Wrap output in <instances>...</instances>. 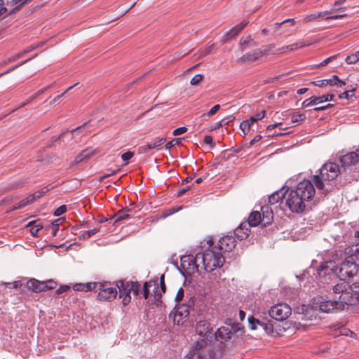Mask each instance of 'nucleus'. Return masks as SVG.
Returning <instances> with one entry per match:
<instances>
[{
    "mask_svg": "<svg viewBox=\"0 0 359 359\" xmlns=\"http://www.w3.org/2000/svg\"><path fill=\"white\" fill-rule=\"evenodd\" d=\"M334 297L332 300H324L322 297H314L311 308L302 305L298 308V313L303 315L302 319H309L312 315L311 312L314 310L324 313H330L333 311H341L345 305H353V297L348 292V283L340 282L336 284L333 288Z\"/></svg>",
    "mask_w": 359,
    "mask_h": 359,
    "instance_id": "1",
    "label": "nucleus"
},
{
    "mask_svg": "<svg viewBox=\"0 0 359 359\" xmlns=\"http://www.w3.org/2000/svg\"><path fill=\"white\" fill-rule=\"evenodd\" d=\"M338 257V252L333 256L332 259L325 260L318 269V275L320 278L332 280V278L338 277L341 282L342 280L353 277L357 274L358 265L356 263L358 257L351 255L340 262ZM343 282H344L343 280Z\"/></svg>",
    "mask_w": 359,
    "mask_h": 359,
    "instance_id": "2",
    "label": "nucleus"
},
{
    "mask_svg": "<svg viewBox=\"0 0 359 359\" xmlns=\"http://www.w3.org/2000/svg\"><path fill=\"white\" fill-rule=\"evenodd\" d=\"M224 351V348L219 344L203 337L194 342L184 359H221Z\"/></svg>",
    "mask_w": 359,
    "mask_h": 359,
    "instance_id": "3",
    "label": "nucleus"
},
{
    "mask_svg": "<svg viewBox=\"0 0 359 359\" xmlns=\"http://www.w3.org/2000/svg\"><path fill=\"white\" fill-rule=\"evenodd\" d=\"M221 326L215 332V338L220 344L232 343L242 337L244 333L243 326L238 323H227Z\"/></svg>",
    "mask_w": 359,
    "mask_h": 359,
    "instance_id": "4",
    "label": "nucleus"
},
{
    "mask_svg": "<svg viewBox=\"0 0 359 359\" xmlns=\"http://www.w3.org/2000/svg\"><path fill=\"white\" fill-rule=\"evenodd\" d=\"M198 260L201 264V269L207 272H211L216 268L222 266L224 263L223 255L218 250L210 248L198 252Z\"/></svg>",
    "mask_w": 359,
    "mask_h": 359,
    "instance_id": "5",
    "label": "nucleus"
},
{
    "mask_svg": "<svg viewBox=\"0 0 359 359\" xmlns=\"http://www.w3.org/2000/svg\"><path fill=\"white\" fill-rule=\"evenodd\" d=\"M341 172L338 164L329 161L318 170V174L313 175V181L317 189L322 190L325 187L324 182L334 180Z\"/></svg>",
    "mask_w": 359,
    "mask_h": 359,
    "instance_id": "6",
    "label": "nucleus"
},
{
    "mask_svg": "<svg viewBox=\"0 0 359 359\" xmlns=\"http://www.w3.org/2000/svg\"><path fill=\"white\" fill-rule=\"evenodd\" d=\"M195 301V297H190L186 303L176 304L169 318L172 319L175 324L183 325L187 320L191 311L194 310Z\"/></svg>",
    "mask_w": 359,
    "mask_h": 359,
    "instance_id": "7",
    "label": "nucleus"
},
{
    "mask_svg": "<svg viewBox=\"0 0 359 359\" xmlns=\"http://www.w3.org/2000/svg\"><path fill=\"white\" fill-rule=\"evenodd\" d=\"M262 216L259 211H252L246 223L248 227H255L259 224L266 226L271 224L273 219V214L270 207L266 205L262 207Z\"/></svg>",
    "mask_w": 359,
    "mask_h": 359,
    "instance_id": "8",
    "label": "nucleus"
},
{
    "mask_svg": "<svg viewBox=\"0 0 359 359\" xmlns=\"http://www.w3.org/2000/svg\"><path fill=\"white\" fill-rule=\"evenodd\" d=\"M140 285L138 282L119 280L116 283V290H118L119 297L122 298L124 306L129 304L131 301L130 293L137 297L140 292Z\"/></svg>",
    "mask_w": 359,
    "mask_h": 359,
    "instance_id": "9",
    "label": "nucleus"
},
{
    "mask_svg": "<svg viewBox=\"0 0 359 359\" xmlns=\"http://www.w3.org/2000/svg\"><path fill=\"white\" fill-rule=\"evenodd\" d=\"M308 202L304 198H302L297 191L292 189L288 194L285 204L291 212L295 213H302L306 209Z\"/></svg>",
    "mask_w": 359,
    "mask_h": 359,
    "instance_id": "10",
    "label": "nucleus"
},
{
    "mask_svg": "<svg viewBox=\"0 0 359 359\" xmlns=\"http://www.w3.org/2000/svg\"><path fill=\"white\" fill-rule=\"evenodd\" d=\"M94 291L97 292V297L100 301H111L118 294L116 285L112 286L110 283L95 282Z\"/></svg>",
    "mask_w": 359,
    "mask_h": 359,
    "instance_id": "11",
    "label": "nucleus"
},
{
    "mask_svg": "<svg viewBox=\"0 0 359 359\" xmlns=\"http://www.w3.org/2000/svg\"><path fill=\"white\" fill-rule=\"evenodd\" d=\"M181 267L184 271V276H191L195 272L202 271L201 264L198 260V253L194 256L193 255H183L181 259Z\"/></svg>",
    "mask_w": 359,
    "mask_h": 359,
    "instance_id": "12",
    "label": "nucleus"
},
{
    "mask_svg": "<svg viewBox=\"0 0 359 359\" xmlns=\"http://www.w3.org/2000/svg\"><path fill=\"white\" fill-rule=\"evenodd\" d=\"M307 202L311 201L316 194V189L313 183L308 180H304L299 182L294 189Z\"/></svg>",
    "mask_w": 359,
    "mask_h": 359,
    "instance_id": "13",
    "label": "nucleus"
},
{
    "mask_svg": "<svg viewBox=\"0 0 359 359\" xmlns=\"http://www.w3.org/2000/svg\"><path fill=\"white\" fill-rule=\"evenodd\" d=\"M292 312L290 306L287 304L279 303L273 306L269 311V314L272 318L282 321L286 319Z\"/></svg>",
    "mask_w": 359,
    "mask_h": 359,
    "instance_id": "14",
    "label": "nucleus"
},
{
    "mask_svg": "<svg viewBox=\"0 0 359 359\" xmlns=\"http://www.w3.org/2000/svg\"><path fill=\"white\" fill-rule=\"evenodd\" d=\"M337 156L341 164V168L345 170L359 162V147L355 151H351L344 155L338 154Z\"/></svg>",
    "mask_w": 359,
    "mask_h": 359,
    "instance_id": "15",
    "label": "nucleus"
},
{
    "mask_svg": "<svg viewBox=\"0 0 359 359\" xmlns=\"http://www.w3.org/2000/svg\"><path fill=\"white\" fill-rule=\"evenodd\" d=\"M236 240L232 236H225L218 242L217 250L222 253L231 252L236 247Z\"/></svg>",
    "mask_w": 359,
    "mask_h": 359,
    "instance_id": "16",
    "label": "nucleus"
},
{
    "mask_svg": "<svg viewBox=\"0 0 359 359\" xmlns=\"http://www.w3.org/2000/svg\"><path fill=\"white\" fill-rule=\"evenodd\" d=\"M311 83L318 87H324L327 86H337L338 87H342L346 84L345 81L341 80L337 75H333L332 78L328 79H322L312 81Z\"/></svg>",
    "mask_w": 359,
    "mask_h": 359,
    "instance_id": "17",
    "label": "nucleus"
},
{
    "mask_svg": "<svg viewBox=\"0 0 359 359\" xmlns=\"http://www.w3.org/2000/svg\"><path fill=\"white\" fill-rule=\"evenodd\" d=\"M165 141L166 140L163 137H155L153 140H151L149 142H147V144L140 146L138 148V153L140 154H145L150 149L158 148L160 146L163 144L165 142Z\"/></svg>",
    "mask_w": 359,
    "mask_h": 359,
    "instance_id": "18",
    "label": "nucleus"
},
{
    "mask_svg": "<svg viewBox=\"0 0 359 359\" xmlns=\"http://www.w3.org/2000/svg\"><path fill=\"white\" fill-rule=\"evenodd\" d=\"M334 98L333 94H327L322 96H311L302 102L303 107H308L311 105H316L324 102L332 101Z\"/></svg>",
    "mask_w": 359,
    "mask_h": 359,
    "instance_id": "19",
    "label": "nucleus"
},
{
    "mask_svg": "<svg viewBox=\"0 0 359 359\" xmlns=\"http://www.w3.org/2000/svg\"><path fill=\"white\" fill-rule=\"evenodd\" d=\"M250 229L248 226L246 222H243L240 225L234 230V235L237 239L243 241L247 238L250 233Z\"/></svg>",
    "mask_w": 359,
    "mask_h": 359,
    "instance_id": "20",
    "label": "nucleus"
},
{
    "mask_svg": "<svg viewBox=\"0 0 359 359\" xmlns=\"http://www.w3.org/2000/svg\"><path fill=\"white\" fill-rule=\"evenodd\" d=\"M263 55V52L261 49H255L251 52H249L242 57H241L238 60V62H254L261 57Z\"/></svg>",
    "mask_w": 359,
    "mask_h": 359,
    "instance_id": "21",
    "label": "nucleus"
},
{
    "mask_svg": "<svg viewBox=\"0 0 359 359\" xmlns=\"http://www.w3.org/2000/svg\"><path fill=\"white\" fill-rule=\"evenodd\" d=\"M248 24V21L243 20L240 24L236 25L232 27L225 34L226 40H229L235 38Z\"/></svg>",
    "mask_w": 359,
    "mask_h": 359,
    "instance_id": "22",
    "label": "nucleus"
},
{
    "mask_svg": "<svg viewBox=\"0 0 359 359\" xmlns=\"http://www.w3.org/2000/svg\"><path fill=\"white\" fill-rule=\"evenodd\" d=\"M210 330V324L207 320H200L196 325V332L201 337L206 336Z\"/></svg>",
    "mask_w": 359,
    "mask_h": 359,
    "instance_id": "23",
    "label": "nucleus"
},
{
    "mask_svg": "<svg viewBox=\"0 0 359 359\" xmlns=\"http://www.w3.org/2000/svg\"><path fill=\"white\" fill-rule=\"evenodd\" d=\"M27 286L28 289L32 290L36 293L44 292V281H39L32 278L27 281Z\"/></svg>",
    "mask_w": 359,
    "mask_h": 359,
    "instance_id": "24",
    "label": "nucleus"
},
{
    "mask_svg": "<svg viewBox=\"0 0 359 359\" xmlns=\"http://www.w3.org/2000/svg\"><path fill=\"white\" fill-rule=\"evenodd\" d=\"M95 150L88 148L83 150L74 159V163H79L86 161L95 154Z\"/></svg>",
    "mask_w": 359,
    "mask_h": 359,
    "instance_id": "25",
    "label": "nucleus"
},
{
    "mask_svg": "<svg viewBox=\"0 0 359 359\" xmlns=\"http://www.w3.org/2000/svg\"><path fill=\"white\" fill-rule=\"evenodd\" d=\"M348 292L353 297V305L359 304V282L348 284Z\"/></svg>",
    "mask_w": 359,
    "mask_h": 359,
    "instance_id": "26",
    "label": "nucleus"
},
{
    "mask_svg": "<svg viewBox=\"0 0 359 359\" xmlns=\"http://www.w3.org/2000/svg\"><path fill=\"white\" fill-rule=\"evenodd\" d=\"M95 282H90L87 283H76L73 285L75 291L88 292L94 290Z\"/></svg>",
    "mask_w": 359,
    "mask_h": 359,
    "instance_id": "27",
    "label": "nucleus"
},
{
    "mask_svg": "<svg viewBox=\"0 0 359 359\" xmlns=\"http://www.w3.org/2000/svg\"><path fill=\"white\" fill-rule=\"evenodd\" d=\"M132 211V209L129 208H124L118 210L113 217L114 218V222H118L121 220L130 218L129 212Z\"/></svg>",
    "mask_w": 359,
    "mask_h": 359,
    "instance_id": "28",
    "label": "nucleus"
},
{
    "mask_svg": "<svg viewBox=\"0 0 359 359\" xmlns=\"http://www.w3.org/2000/svg\"><path fill=\"white\" fill-rule=\"evenodd\" d=\"M311 44V42L299 41L291 45H288L282 48V50L285 52L287 50H295L298 48H304Z\"/></svg>",
    "mask_w": 359,
    "mask_h": 359,
    "instance_id": "29",
    "label": "nucleus"
},
{
    "mask_svg": "<svg viewBox=\"0 0 359 359\" xmlns=\"http://www.w3.org/2000/svg\"><path fill=\"white\" fill-rule=\"evenodd\" d=\"M52 87V85H48L41 90H38L36 93H34L33 95L29 97L25 102H22L18 108H21L27 105V104L32 102L34 99H36L38 96L43 94L44 92H46L48 89Z\"/></svg>",
    "mask_w": 359,
    "mask_h": 359,
    "instance_id": "30",
    "label": "nucleus"
},
{
    "mask_svg": "<svg viewBox=\"0 0 359 359\" xmlns=\"http://www.w3.org/2000/svg\"><path fill=\"white\" fill-rule=\"evenodd\" d=\"M33 198L34 197H29V196H28L26 198L13 205L11 208V210H18L28 205L29 204L33 203Z\"/></svg>",
    "mask_w": 359,
    "mask_h": 359,
    "instance_id": "31",
    "label": "nucleus"
},
{
    "mask_svg": "<svg viewBox=\"0 0 359 359\" xmlns=\"http://www.w3.org/2000/svg\"><path fill=\"white\" fill-rule=\"evenodd\" d=\"M149 285L155 286V281L150 280L149 282H145L143 285L141 293L144 299H148L150 294V287Z\"/></svg>",
    "mask_w": 359,
    "mask_h": 359,
    "instance_id": "32",
    "label": "nucleus"
},
{
    "mask_svg": "<svg viewBox=\"0 0 359 359\" xmlns=\"http://www.w3.org/2000/svg\"><path fill=\"white\" fill-rule=\"evenodd\" d=\"M283 197V194L281 191H275L269 197V202L270 204L273 205L278 203L282 200Z\"/></svg>",
    "mask_w": 359,
    "mask_h": 359,
    "instance_id": "33",
    "label": "nucleus"
},
{
    "mask_svg": "<svg viewBox=\"0 0 359 359\" xmlns=\"http://www.w3.org/2000/svg\"><path fill=\"white\" fill-rule=\"evenodd\" d=\"M359 60V51H356L355 53L348 55L345 61L348 65L355 64Z\"/></svg>",
    "mask_w": 359,
    "mask_h": 359,
    "instance_id": "34",
    "label": "nucleus"
},
{
    "mask_svg": "<svg viewBox=\"0 0 359 359\" xmlns=\"http://www.w3.org/2000/svg\"><path fill=\"white\" fill-rule=\"evenodd\" d=\"M306 114L304 113H295L291 117L292 123H302L306 119Z\"/></svg>",
    "mask_w": 359,
    "mask_h": 359,
    "instance_id": "35",
    "label": "nucleus"
},
{
    "mask_svg": "<svg viewBox=\"0 0 359 359\" xmlns=\"http://www.w3.org/2000/svg\"><path fill=\"white\" fill-rule=\"evenodd\" d=\"M265 114H266V111L264 110L256 114L255 115L252 116L249 119H248V121H250V123H251V125H252L255 122L264 118L265 116Z\"/></svg>",
    "mask_w": 359,
    "mask_h": 359,
    "instance_id": "36",
    "label": "nucleus"
},
{
    "mask_svg": "<svg viewBox=\"0 0 359 359\" xmlns=\"http://www.w3.org/2000/svg\"><path fill=\"white\" fill-rule=\"evenodd\" d=\"M220 108H221V107L219 104H216L214 107H212L208 112L203 114L202 115V117L210 118V117L213 116L220 109Z\"/></svg>",
    "mask_w": 359,
    "mask_h": 359,
    "instance_id": "37",
    "label": "nucleus"
},
{
    "mask_svg": "<svg viewBox=\"0 0 359 359\" xmlns=\"http://www.w3.org/2000/svg\"><path fill=\"white\" fill-rule=\"evenodd\" d=\"M251 126V123L250 121L245 120L243 121L240 125V128L243 131V133L246 135L250 131V128Z\"/></svg>",
    "mask_w": 359,
    "mask_h": 359,
    "instance_id": "38",
    "label": "nucleus"
},
{
    "mask_svg": "<svg viewBox=\"0 0 359 359\" xmlns=\"http://www.w3.org/2000/svg\"><path fill=\"white\" fill-rule=\"evenodd\" d=\"M155 281L154 285H149L150 287V294H154L156 297L159 294V297H161V293L158 291V285L157 280Z\"/></svg>",
    "mask_w": 359,
    "mask_h": 359,
    "instance_id": "39",
    "label": "nucleus"
},
{
    "mask_svg": "<svg viewBox=\"0 0 359 359\" xmlns=\"http://www.w3.org/2000/svg\"><path fill=\"white\" fill-rule=\"evenodd\" d=\"M248 322L250 326L251 330H255L257 328V325L261 324V321L255 318L253 316L248 317Z\"/></svg>",
    "mask_w": 359,
    "mask_h": 359,
    "instance_id": "40",
    "label": "nucleus"
},
{
    "mask_svg": "<svg viewBox=\"0 0 359 359\" xmlns=\"http://www.w3.org/2000/svg\"><path fill=\"white\" fill-rule=\"evenodd\" d=\"M355 89L345 90L344 93L339 95V98L341 100H342V99L348 100L350 97L353 96V93L355 92Z\"/></svg>",
    "mask_w": 359,
    "mask_h": 359,
    "instance_id": "41",
    "label": "nucleus"
},
{
    "mask_svg": "<svg viewBox=\"0 0 359 359\" xmlns=\"http://www.w3.org/2000/svg\"><path fill=\"white\" fill-rule=\"evenodd\" d=\"M99 231V229H97V228H95L93 229H90V230H88V231H86L83 232V233L80 236V238H90L92 236L95 235V233H97V232Z\"/></svg>",
    "mask_w": 359,
    "mask_h": 359,
    "instance_id": "42",
    "label": "nucleus"
},
{
    "mask_svg": "<svg viewBox=\"0 0 359 359\" xmlns=\"http://www.w3.org/2000/svg\"><path fill=\"white\" fill-rule=\"evenodd\" d=\"M250 38H251L250 36H245V37L243 36L240 39V41H239L240 45L241 46L248 45V44H250V46L255 45V42L253 41H251Z\"/></svg>",
    "mask_w": 359,
    "mask_h": 359,
    "instance_id": "43",
    "label": "nucleus"
},
{
    "mask_svg": "<svg viewBox=\"0 0 359 359\" xmlns=\"http://www.w3.org/2000/svg\"><path fill=\"white\" fill-rule=\"evenodd\" d=\"M344 8H345V7H337V8L331 9L330 11H323V12H318V13H316L317 18H318L320 17H324L327 14H331V13H333L334 12H335L337 11H339V10H341V9H344Z\"/></svg>",
    "mask_w": 359,
    "mask_h": 359,
    "instance_id": "44",
    "label": "nucleus"
},
{
    "mask_svg": "<svg viewBox=\"0 0 359 359\" xmlns=\"http://www.w3.org/2000/svg\"><path fill=\"white\" fill-rule=\"evenodd\" d=\"M57 283L53 280H49L48 281L44 282V291H47L49 290L54 289L56 287Z\"/></svg>",
    "mask_w": 359,
    "mask_h": 359,
    "instance_id": "45",
    "label": "nucleus"
},
{
    "mask_svg": "<svg viewBox=\"0 0 359 359\" xmlns=\"http://www.w3.org/2000/svg\"><path fill=\"white\" fill-rule=\"evenodd\" d=\"M31 60H32V57L28 58L27 60H25L24 61H22L21 62L18 63V65H16L11 67L10 69H8L6 72H4L1 73L0 74V76H2V75H5V74H8V72H10L11 71H13L16 68L23 65L24 64L27 63L28 61H30Z\"/></svg>",
    "mask_w": 359,
    "mask_h": 359,
    "instance_id": "46",
    "label": "nucleus"
},
{
    "mask_svg": "<svg viewBox=\"0 0 359 359\" xmlns=\"http://www.w3.org/2000/svg\"><path fill=\"white\" fill-rule=\"evenodd\" d=\"M43 228V225L41 224H36L32 226L30 229L31 233L33 236H37L38 232Z\"/></svg>",
    "mask_w": 359,
    "mask_h": 359,
    "instance_id": "47",
    "label": "nucleus"
},
{
    "mask_svg": "<svg viewBox=\"0 0 359 359\" xmlns=\"http://www.w3.org/2000/svg\"><path fill=\"white\" fill-rule=\"evenodd\" d=\"M75 85L69 87L66 90H65L61 95L56 96L50 102V104H54L56 102H58L62 97H63L68 91L72 89Z\"/></svg>",
    "mask_w": 359,
    "mask_h": 359,
    "instance_id": "48",
    "label": "nucleus"
},
{
    "mask_svg": "<svg viewBox=\"0 0 359 359\" xmlns=\"http://www.w3.org/2000/svg\"><path fill=\"white\" fill-rule=\"evenodd\" d=\"M46 191H47V189H46L44 188V189H42L41 190L37 191L34 194H30L29 197H34V198H33V202H34L37 198H41L43 195V194H45Z\"/></svg>",
    "mask_w": 359,
    "mask_h": 359,
    "instance_id": "49",
    "label": "nucleus"
},
{
    "mask_svg": "<svg viewBox=\"0 0 359 359\" xmlns=\"http://www.w3.org/2000/svg\"><path fill=\"white\" fill-rule=\"evenodd\" d=\"M67 211V206L65 205H60L59 208L55 209L53 215L56 217L60 216Z\"/></svg>",
    "mask_w": 359,
    "mask_h": 359,
    "instance_id": "50",
    "label": "nucleus"
},
{
    "mask_svg": "<svg viewBox=\"0 0 359 359\" xmlns=\"http://www.w3.org/2000/svg\"><path fill=\"white\" fill-rule=\"evenodd\" d=\"M181 142V139H173L166 143L165 147L166 149H170L175 145L178 144Z\"/></svg>",
    "mask_w": 359,
    "mask_h": 359,
    "instance_id": "51",
    "label": "nucleus"
},
{
    "mask_svg": "<svg viewBox=\"0 0 359 359\" xmlns=\"http://www.w3.org/2000/svg\"><path fill=\"white\" fill-rule=\"evenodd\" d=\"M187 131V128L185 126H182L174 130L172 134L174 136H178L185 133Z\"/></svg>",
    "mask_w": 359,
    "mask_h": 359,
    "instance_id": "52",
    "label": "nucleus"
},
{
    "mask_svg": "<svg viewBox=\"0 0 359 359\" xmlns=\"http://www.w3.org/2000/svg\"><path fill=\"white\" fill-rule=\"evenodd\" d=\"M134 156V153L132 152V151H128V152H126V153H123L122 155H121V158L123 161H126V163H125L126 165L128 164V160H130L133 156Z\"/></svg>",
    "mask_w": 359,
    "mask_h": 359,
    "instance_id": "53",
    "label": "nucleus"
},
{
    "mask_svg": "<svg viewBox=\"0 0 359 359\" xmlns=\"http://www.w3.org/2000/svg\"><path fill=\"white\" fill-rule=\"evenodd\" d=\"M260 326H262L267 333H271L273 331V327L271 323L267 324L264 322H261Z\"/></svg>",
    "mask_w": 359,
    "mask_h": 359,
    "instance_id": "54",
    "label": "nucleus"
},
{
    "mask_svg": "<svg viewBox=\"0 0 359 359\" xmlns=\"http://www.w3.org/2000/svg\"><path fill=\"white\" fill-rule=\"evenodd\" d=\"M202 79H203V75L196 74L191 79V85H197L202 81Z\"/></svg>",
    "mask_w": 359,
    "mask_h": 359,
    "instance_id": "55",
    "label": "nucleus"
},
{
    "mask_svg": "<svg viewBox=\"0 0 359 359\" xmlns=\"http://www.w3.org/2000/svg\"><path fill=\"white\" fill-rule=\"evenodd\" d=\"M184 289L182 287H180L178 290V292L175 296V301L178 302L182 301L183 299V297H184Z\"/></svg>",
    "mask_w": 359,
    "mask_h": 359,
    "instance_id": "56",
    "label": "nucleus"
},
{
    "mask_svg": "<svg viewBox=\"0 0 359 359\" xmlns=\"http://www.w3.org/2000/svg\"><path fill=\"white\" fill-rule=\"evenodd\" d=\"M339 55H334L332 56H330L327 58H326L325 60H324L320 65L319 66L320 67H323V66H325L327 65L329 62H330L331 61H332L333 60L336 59L337 57Z\"/></svg>",
    "mask_w": 359,
    "mask_h": 359,
    "instance_id": "57",
    "label": "nucleus"
},
{
    "mask_svg": "<svg viewBox=\"0 0 359 359\" xmlns=\"http://www.w3.org/2000/svg\"><path fill=\"white\" fill-rule=\"evenodd\" d=\"M317 14L316 13H312V14H310V15H307L304 18V21L305 22H311L316 19H317Z\"/></svg>",
    "mask_w": 359,
    "mask_h": 359,
    "instance_id": "58",
    "label": "nucleus"
},
{
    "mask_svg": "<svg viewBox=\"0 0 359 359\" xmlns=\"http://www.w3.org/2000/svg\"><path fill=\"white\" fill-rule=\"evenodd\" d=\"M204 142L207 144L210 145L211 147H215V143L213 142V139L210 135H205L204 137Z\"/></svg>",
    "mask_w": 359,
    "mask_h": 359,
    "instance_id": "59",
    "label": "nucleus"
},
{
    "mask_svg": "<svg viewBox=\"0 0 359 359\" xmlns=\"http://www.w3.org/2000/svg\"><path fill=\"white\" fill-rule=\"evenodd\" d=\"M69 290V286L67 285H62L60 286L58 289H57L56 290V293L57 294H62L64 292H66L67 291H68Z\"/></svg>",
    "mask_w": 359,
    "mask_h": 359,
    "instance_id": "60",
    "label": "nucleus"
},
{
    "mask_svg": "<svg viewBox=\"0 0 359 359\" xmlns=\"http://www.w3.org/2000/svg\"><path fill=\"white\" fill-rule=\"evenodd\" d=\"M22 186H23V182H22L20 181L15 182L13 183H11V184H9V189H18V188L22 187Z\"/></svg>",
    "mask_w": 359,
    "mask_h": 359,
    "instance_id": "61",
    "label": "nucleus"
},
{
    "mask_svg": "<svg viewBox=\"0 0 359 359\" xmlns=\"http://www.w3.org/2000/svg\"><path fill=\"white\" fill-rule=\"evenodd\" d=\"M347 15L346 13L344 14H339V15H330V16H327L325 18V20H337V19H340L343 17H346Z\"/></svg>",
    "mask_w": 359,
    "mask_h": 359,
    "instance_id": "62",
    "label": "nucleus"
},
{
    "mask_svg": "<svg viewBox=\"0 0 359 359\" xmlns=\"http://www.w3.org/2000/svg\"><path fill=\"white\" fill-rule=\"evenodd\" d=\"M59 224H57V221L52 223V228H53V236H56V233L59 229Z\"/></svg>",
    "mask_w": 359,
    "mask_h": 359,
    "instance_id": "63",
    "label": "nucleus"
},
{
    "mask_svg": "<svg viewBox=\"0 0 359 359\" xmlns=\"http://www.w3.org/2000/svg\"><path fill=\"white\" fill-rule=\"evenodd\" d=\"M262 138V135H257L250 142V144L251 145L255 144L256 142H259V140H261V139Z\"/></svg>",
    "mask_w": 359,
    "mask_h": 359,
    "instance_id": "64",
    "label": "nucleus"
}]
</instances>
